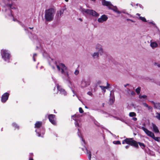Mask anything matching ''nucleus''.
Listing matches in <instances>:
<instances>
[{"mask_svg": "<svg viewBox=\"0 0 160 160\" xmlns=\"http://www.w3.org/2000/svg\"><path fill=\"white\" fill-rule=\"evenodd\" d=\"M147 96L146 95H140L139 96V98L140 99H147Z\"/></svg>", "mask_w": 160, "mask_h": 160, "instance_id": "27", "label": "nucleus"}, {"mask_svg": "<svg viewBox=\"0 0 160 160\" xmlns=\"http://www.w3.org/2000/svg\"><path fill=\"white\" fill-rule=\"evenodd\" d=\"M136 15H137V16H138L139 17H140V14H139V13H137L136 14Z\"/></svg>", "mask_w": 160, "mask_h": 160, "instance_id": "53", "label": "nucleus"}, {"mask_svg": "<svg viewBox=\"0 0 160 160\" xmlns=\"http://www.w3.org/2000/svg\"><path fill=\"white\" fill-rule=\"evenodd\" d=\"M65 1H66V2H68V0H64Z\"/></svg>", "mask_w": 160, "mask_h": 160, "instance_id": "57", "label": "nucleus"}, {"mask_svg": "<svg viewBox=\"0 0 160 160\" xmlns=\"http://www.w3.org/2000/svg\"><path fill=\"white\" fill-rule=\"evenodd\" d=\"M122 143L124 144L126 143L133 146L135 148H138V142L135 141L132 139V138H126L122 141Z\"/></svg>", "mask_w": 160, "mask_h": 160, "instance_id": "7", "label": "nucleus"}, {"mask_svg": "<svg viewBox=\"0 0 160 160\" xmlns=\"http://www.w3.org/2000/svg\"><path fill=\"white\" fill-rule=\"evenodd\" d=\"M138 143L139 146L142 149H143L145 148V146L144 143L139 142L138 143Z\"/></svg>", "mask_w": 160, "mask_h": 160, "instance_id": "28", "label": "nucleus"}, {"mask_svg": "<svg viewBox=\"0 0 160 160\" xmlns=\"http://www.w3.org/2000/svg\"><path fill=\"white\" fill-rule=\"evenodd\" d=\"M71 88V90H72V91L73 92V93H74V95H73V96H74V95H75V92H74V90H73V89H72Z\"/></svg>", "mask_w": 160, "mask_h": 160, "instance_id": "48", "label": "nucleus"}, {"mask_svg": "<svg viewBox=\"0 0 160 160\" xmlns=\"http://www.w3.org/2000/svg\"><path fill=\"white\" fill-rule=\"evenodd\" d=\"M102 5L107 6L110 9H112L114 12H117L118 14L121 13V12L119 11L116 6H113L110 2L107 1L105 0L102 1Z\"/></svg>", "mask_w": 160, "mask_h": 160, "instance_id": "4", "label": "nucleus"}, {"mask_svg": "<svg viewBox=\"0 0 160 160\" xmlns=\"http://www.w3.org/2000/svg\"><path fill=\"white\" fill-rule=\"evenodd\" d=\"M79 111L80 113H82L83 112V111L81 108H79Z\"/></svg>", "mask_w": 160, "mask_h": 160, "instance_id": "40", "label": "nucleus"}, {"mask_svg": "<svg viewBox=\"0 0 160 160\" xmlns=\"http://www.w3.org/2000/svg\"><path fill=\"white\" fill-rule=\"evenodd\" d=\"M154 65H155L157 66L158 67H160V63H155Z\"/></svg>", "mask_w": 160, "mask_h": 160, "instance_id": "41", "label": "nucleus"}, {"mask_svg": "<svg viewBox=\"0 0 160 160\" xmlns=\"http://www.w3.org/2000/svg\"><path fill=\"white\" fill-rule=\"evenodd\" d=\"M29 28H30V29H33V27H32V28L29 27Z\"/></svg>", "mask_w": 160, "mask_h": 160, "instance_id": "54", "label": "nucleus"}, {"mask_svg": "<svg viewBox=\"0 0 160 160\" xmlns=\"http://www.w3.org/2000/svg\"><path fill=\"white\" fill-rule=\"evenodd\" d=\"M113 144H121V143L119 141H115L113 142Z\"/></svg>", "mask_w": 160, "mask_h": 160, "instance_id": "34", "label": "nucleus"}, {"mask_svg": "<svg viewBox=\"0 0 160 160\" xmlns=\"http://www.w3.org/2000/svg\"><path fill=\"white\" fill-rule=\"evenodd\" d=\"M129 145H127L126 146L125 148L126 149H128L129 148Z\"/></svg>", "mask_w": 160, "mask_h": 160, "instance_id": "51", "label": "nucleus"}, {"mask_svg": "<svg viewBox=\"0 0 160 160\" xmlns=\"http://www.w3.org/2000/svg\"><path fill=\"white\" fill-rule=\"evenodd\" d=\"M32 155L33 154L32 153H30V158L29 160H33L32 157Z\"/></svg>", "mask_w": 160, "mask_h": 160, "instance_id": "39", "label": "nucleus"}, {"mask_svg": "<svg viewBox=\"0 0 160 160\" xmlns=\"http://www.w3.org/2000/svg\"><path fill=\"white\" fill-rule=\"evenodd\" d=\"M79 20L81 21H82V20L81 18H79Z\"/></svg>", "mask_w": 160, "mask_h": 160, "instance_id": "56", "label": "nucleus"}, {"mask_svg": "<svg viewBox=\"0 0 160 160\" xmlns=\"http://www.w3.org/2000/svg\"><path fill=\"white\" fill-rule=\"evenodd\" d=\"M152 125L154 132L156 133L159 132V130L157 126L153 123H152Z\"/></svg>", "mask_w": 160, "mask_h": 160, "instance_id": "19", "label": "nucleus"}, {"mask_svg": "<svg viewBox=\"0 0 160 160\" xmlns=\"http://www.w3.org/2000/svg\"><path fill=\"white\" fill-rule=\"evenodd\" d=\"M127 21H131V22H135L134 21H133V20H131V19H127Z\"/></svg>", "mask_w": 160, "mask_h": 160, "instance_id": "47", "label": "nucleus"}, {"mask_svg": "<svg viewBox=\"0 0 160 160\" xmlns=\"http://www.w3.org/2000/svg\"><path fill=\"white\" fill-rule=\"evenodd\" d=\"M36 56H37L36 54L34 53L33 54V60L34 61V62L36 61L35 58Z\"/></svg>", "mask_w": 160, "mask_h": 160, "instance_id": "37", "label": "nucleus"}, {"mask_svg": "<svg viewBox=\"0 0 160 160\" xmlns=\"http://www.w3.org/2000/svg\"><path fill=\"white\" fill-rule=\"evenodd\" d=\"M142 129L145 133L148 136L152 138L155 140L158 141H160V137H155L154 134L153 132L149 131L147 128L144 127H142L141 128Z\"/></svg>", "mask_w": 160, "mask_h": 160, "instance_id": "5", "label": "nucleus"}, {"mask_svg": "<svg viewBox=\"0 0 160 160\" xmlns=\"http://www.w3.org/2000/svg\"><path fill=\"white\" fill-rule=\"evenodd\" d=\"M140 90L141 88L140 87H138L136 89V92L138 94L140 93Z\"/></svg>", "mask_w": 160, "mask_h": 160, "instance_id": "33", "label": "nucleus"}, {"mask_svg": "<svg viewBox=\"0 0 160 160\" xmlns=\"http://www.w3.org/2000/svg\"><path fill=\"white\" fill-rule=\"evenodd\" d=\"M107 86H106V88H107V89H108L109 88V86H110V84H108V82L107 83Z\"/></svg>", "mask_w": 160, "mask_h": 160, "instance_id": "45", "label": "nucleus"}, {"mask_svg": "<svg viewBox=\"0 0 160 160\" xmlns=\"http://www.w3.org/2000/svg\"><path fill=\"white\" fill-rule=\"evenodd\" d=\"M118 119L119 120H120L122 122H124V119L122 118H118Z\"/></svg>", "mask_w": 160, "mask_h": 160, "instance_id": "43", "label": "nucleus"}, {"mask_svg": "<svg viewBox=\"0 0 160 160\" xmlns=\"http://www.w3.org/2000/svg\"><path fill=\"white\" fill-rule=\"evenodd\" d=\"M155 117L158 119L160 120V114H159L157 112L156 113Z\"/></svg>", "mask_w": 160, "mask_h": 160, "instance_id": "32", "label": "nucleus"}, {"mask_svg": "<svg viewBox=\"0 0 160 160\" xmlns=\"http://www.w3.org/2000/svg\"><path fill=\"white\" fill-rule=\"evenodd\" d=\"M30 34L31 35V36L30 35H29V36L30 37V38L32 40L33 39H35L37 38V36L35 35H32V33H31Z\"/></svg>", "mask_w": 160, "mask_h": 160, "instance_id": "25", "label": "nucleus"}, {"mask_svg": "<svg viewBox=\"0 0 160 160\" xmlns=\"http://www.w3.org/2000/svg\"><path fill=\"white\" fill-rule=\"evenodd\" d=\"M99 52H94L92 55V56L94 58H98L99 55Z\"/></svg>", "mask_w": 160, "mask_h": 160, "instance_id": "20", "label": "nucleus"}, {"mask_svg": "<svg viewBox=\"0 0 160 160\" xmlns=\"http://www.w3.org/2000/svg\"><path fill=\"white\" fill-rule=\"evenodd\" d=\"M69 87L71 88L70 86L69 85Z\"/></svg>", "mask_w": 160, "mask_h": 160, "instance_id": "60", "label": "nucleus"}, {"mask_svg": "<svg viewBox=\"0 0 160 160\" xmlns=\"http://www.w3.org/2000/svg\"><path fill=\"white\" fill-rule=\"evenodd\" d=\"M41 129L42 130V134L43 135L44 134V132H45V130H44V129L42 128H41Z\"/></svg>", "mask_w": 160, "mask_h": 160, "instance_id": "42", "label": "nucleus"}, {"mask_svg": "<svg viewBox=\"0 0 160 160\" xmlns=\"http://www.w3.org/2000/svg\"><path fill=\"white\" fill-rule=\"evenodd\" d=\"M129 116L130 117H134L132 118V120L133 121H136L137 120V118L135 117L136 116V114L135 112H130L129 113Z\"/></svg>", "mask_w": 160, "mask_h": 160, "instance_id": "17", "label": "nucleus"}, {"mask_svg": "<svg viewBox=\"0 0 160 160\" xmlns=\"http://www.w3.org/2000/svg\"><path fill=\"white\" fill-rule=\"evenodd\" d=\"M83 151H84L87 154V155H88V158L89 160H90L91 158V152L88 151L87 148H86L85 149V150H84L83 149H82Z\"/></svg>", "mask_w": 160, "mask_h": 160, "instance_id": "18", "label": "nucleus"}, {"mask_svg": "<svg viewBox=\"0 0 160 160\" xmlns=\"http://www.w3.org/2000/svg\"><path fill=\"white\" fill-rule=\"evenodd\" d=\"M8 11H9L10 12V14L9 15V16H10L12 17V13L11 11L10 10H9Z\"/></svg>", "mask_w": 160, "mask_h": 160, "instance_id": "44", "label": "nucleus"}, {"mask_svg": "<svg viewBox=\"0 0 160 160\" xmlns=\"http://www.w3.org/2000/svg\"><path fill=\"white\" fill-rule=\"evenodd\" d=\"M8 6L11 9H15V7L12 4H9L8 5Z\"/></svg>", "mask_w": 160, "mask_h": 160, "instance_id": "35", "label": "nucleus"}, {"mask_svg": "<svg viewBox=\"0 0 160 160\" xmlns=\"http://www.w3.org/2000/svg\"><path fill=\"white\" fill-rule=\"evenodd\" d=\"M28 30V29H26V28H25V30L26 31L27 30Z\"/></svg>", "mask_w": 160, "mask_h": 160, "instance_id": "58", "label": "nucleus"}, {"mask_svg": "<svg viewBox=\"0 0 160 160\" xmlns=\"http://www.w3.org/2000/svg\"><path fill=\"white\" fill-rule=\"evenodd\" d=\"M55 12V9L53 8L46 10L45 11L44 19L48 22L52 21L54 19Z\"/></svg>", "mask_w": 160, "mask_h": 160, "instance_id": "2", "label": "nucleus"}, {"mask_svg": "<svg viewBox=\"0 0 160 160\" xmlns=\"http://www.w3.org/2000/svg\"><path fill=\"white\" fill-rule=\"evenodd\" d=\"M129 85L128 84H126V85H124V86L125 87H126L127 86Z\"/></svg>", "mask_w": 160, "mask_h": 160, "instance_id": "55", "label": "nucleus"}, {"mask_svg": "<svg viewBox=\"0 0 160 160\" xmlns=\"http://www.w3.org/2000/svg\"><path fill=\"white\" fill-rule=\"evenodd\" d=\"M12 126L14 127L15 128L17 129H18L19 128V127L15 123H13L12 124Z\"/></svg>", "mask_w": 160, "mask_h": 160, "instance_id": "30", "label": "nucleus"}, {"mask_svg": "<svg viewBox=\"0 0 160 160\" xmlns=\"http://www.w3.org/2000/svg\"><path fill=\"white\" fill-rule=\"evenodd\" d=\"M9 96V94L8 93L6 92L4 93L2 96L1 101L2 102H5L8 99Z\"/></svg>", "mask_w": 160, "mask_h": 160, "instance_id": "13", "label": "nucleus"}, {"mask_svg": "<svg viewBox=\"0 0 160 160\" xmlns=\"http://www.w3.org/2000/svg\"><path fill=\"white\" fill-rule=\"evenodd\" d=\"M110 100L111 101V100L112 101V102H113V100H114V96L113 95V93L112 92H111L110 94Z\"/></svg>", "mask_w": 160, "mask_h": 160, "instance_id": "26", "label": "nucleus"}, {"mask_svg": "<svg viewBox=\"0 0 160 160\" xmlns=\"http://www.w3.org/2000/svg\"><path fill=\"white\" fill-rule=\"evenodd\" d=\"M100 87L102 89V90L104 92H106V89H107V88L106 87L100 86Z\"/></svg>", "mask_w": 160, "mask_h": 160, "instance_id": "31", "label": "nucleus"}, {"mask_svg": "<svg viewBox=\"0 0 160 160\" xmlns=\"http://www.w3.org/2000/svg\"><path fill=\"white\" fill-rule=\"evenodd\" d=\"M108 18L106 15H103L98 19V21L100 23H102L106 21Z\"/></svg>", "mask_w": 160, "mask_h": 160, "instance_id": "14", "label": "nucleus"}, {"mask_svg": "<svg viewBox=\"0 0 160 160\" xmlns=\"http://www.w3.org/2000/svg\"><path fill=\"white\" fill-rule=\"evenodd\" d=\"M126 14H127L128 15L129 17H132V16L131 15H130L128 13H127Z\"/></svg>", "mask_w": 160, "mask_h": 160, "instance_id": "50", "label": "nucleus"}, {"mask_svg": "<svg viewBox=\"0 0 160 160\" xmlns=\"http://www.w3.org/2000/svg\"><path fill=\"white\" fill-rule=\"evenodd\" d=\"M91 80L89 79H83L82 80L80 86L82 88H85L88 86L90 84Z\"/></svg>", "mask_w": 160, "mask_h": 160, "instance_id": "8", "label": "nucleus"}, {"mask_svg": "<svg viewBox=\"0 0 160 160\" xmlns=\"http://www.w3.org/2000/svg\"><path fill=\"white\" fill-rule=\"evenodd\" d=\"M79 10L84 14H87L96 17H98L99 15L98 13L93 10L86 9L80 7Z\"/></svg>", "mask_w": 160, "mask_h": 160, "instance_id": "3", "label": "nucleus"}, {"mask_svg": "<svg viewBox=\"0 0 160 160\" xmlns=\"http://www.w3.org/2000/svg\"><path fill=\"white\" fill-rule=\"evenodd\" d=\"M87 94L89 95V96H90L91 97L92 96H93V94L92 93L90 92V91H89V92H87Z\"/></svg>", "mask_w": 160, "mask_h": 160, "instance_id": "38", "label": "nucleus"}, {"mask_svg": "<svg viewBox=\"0 0 160 160\" xmlns=\"http://www.w3.org/2000/svg\"><path fill=\"white\" fill-rule=\"evenodd\" d=\"M42 125V122H37L35 124V128H37L35 130V132L37 133V135L38 137H42L43 136L42 135L41 132H40L39 128Z\"/></svg>", "mask_w": 160, "mask_h": 160, "instance_id": "9", "label": "nucleus"}, {"mask_svg": "<svg viewBox=\"0 0 160 160\" xmlns=\"http://www.w3.org/2000/svg\"><path fill=\"white\" fill-rule=\"evenodd\" d=\"M121 12H121H123V13H125V14H126V13H125V12L124 11H121V12Z\"/></svg>", "mask_w": 160, "mask_h": 160, "instance_id": "52", "label": "nucleus"}, {"mask_svg": "<svg viewBox=\"0 0 160 160\" xmlns=\"http://www.w3.org/2000/svg\"><path fill=\"white\" fill-rule=\"evenodd\" d=\"M48 118L50 122L53 125H55L56 124V118L55 115L50 114L48 115Z\"/></svg>", "mask_w": 160, "mask_h": 160, "instance_id": "12", "label": "nucleus"}, {"mask_svg": "<svg viewBox=\"0 0 160 160\" xmlns=\"http://www.w3.org/2000/svg\"><path fill=\"white\" fill-rule=\"evenodd\" d=\"M74 73L75 75H77L79 73V71L78 70L76 69L75 70Z\"/></svg>", "mask_w": 160, "mask_h": 160, "instance_id": "36", "label": "nucleus"}, {"mask_svg": "<svg viewBox=\"0 0 160 160\" xmlns=\"http://www.w3.org/2000/svg\"><path fill=\"white\" fill-rule=\"evenodd\" d=\"M50 64L52 68L54 69H57L62 74L64 75L67 78L68 82L71 84V82L69 80V76L68 71L67 68L63 63L58 61L52 60Z\"/></svg>", "mask_w": 160, "mask_h": 160, "instance_id": "1", "label": "nucleus"}, {"mask_svg": "<svg viewBox=\"0 0 160 160\" xmlns=\"http://www.w3.org/2000/svg\"><path fill=\"white\" fill-rule=\"evenodd\" d=\"M151 102L153 104V105H154V106L155 105V104H156V103H155V102H154L153 101H151Z\"/></svg>", "mask_w": 160, "mask_h": 160, "instance_id": "49", "label": "nucleus"}, {"mask_svg": "<svg viewBox=\"0 0 160 160\" xmlns=\"http://www.w3.org/2000/svg\"><path fill=\"white\" fill-rule=\"evenodd\" d=\"M1 55L2 58L5 61L9 62L11 57L10 54L9 52L6 49H2L1 50Z\"/></svg>", "mask_w": 160, "mask_h": 160, "instance_id": "6", "label": "nucleus"}, {"mask_svg": "<svg viewBox=\"0 0 160 160\" xmlns=\"http://www.w3.org/2000/svg\"><path fill=\"white\" fill-rule=\"evenodd\" d=\"M55 89V88H54V90Z\"/></svg>", "mask_w": 160, "mask_h": 160, "instance_id": "59", "label": "nucleus"}, {"mask_svg": "<svg viewBox=\"0 0 160 160\" xmlns=\"http://www.w3.org/2000/svg\"><path fill=\"white\" fill-rule=\"evenodd\" d=\"M142 105L144 107L148 108V110H150L152 109V108L150 106H148L146 103L143 102L142 103Z\"/></svg>", "mask_w": 160, "mask_h": 160, "instance_id": "23", "label": "nucleus"}, {"mask_svg": "<svg viewBox=\"0 0 160 160\" xmlns=\"http://www.w3.org/2000/svg\"><path fill=\"white\" fill-rule=\"evenodd\" d=\"M154 107L160 110V103L158 102L156 103Z\"/></svg>", "mask_w": 160, "mask_h": 160, "instance_id": "24", "label": "nucleus"}, {"mask_svg": "<svg viewBox=\"0 0 160 160\" xmlns=\"http://www.w3.org/2000/svg\"><path fill=\"white\" fill-rule=\"evenodd\" d=\"M80 117V115L79 114H75L72 116V118L75 122V124L76 127H80V125L78 123V121H79L78 118Z\"/></svg>", "mask_w": 160, "mask_h": 160, "instance_id": "11", "label": "nucleus"}, {"mask_svg": "<svg viewBox=\"0 0 160 160\" xmlns=\"http://www.w3.org/2000/svg\"><path fill=\"white\" fill-rule=\"evenodd\" d=\"M139 18L140 20H142V21L143 22H147V21L146 19V18L144 17H139Z\"/></svg>", "mask_w": 160, "mask_h": 160, "instance_id": "29", "label": "nucleus"}, {"mask_svg": "<svg viewBox=\"0 0 160 160\" xmlns=\"http://www.w3.org/2000/svg\"><path fill=\"white\" fill-rule=\"evenodd\" d=\"M78 135L81 138V139L83 143L84 144H85V141H84L83 139V138H82V134L81 133V132L79 130V129H78Z\"/></svg>", "mask_w": 160, "mask_h": 160, "instance_id": "22", "label": "nucleus"}, {"mask_svg": "<svg viewBox=\"0 0 160 160\" xmlns=\"http://www.w3.org/2000/svg\"><path fill=\"white\" fill-rule=\"evenodd\" d=\"M150 45L153 48L157 47L158 46V44L155 42H151Z\"/></svg>", "mask_w": 160, "mask_h": 160, "instance_id": "21", "label": "nucleus"}, {"mask_svg": "<svg viewBox=\"0 0 160 160\" xmlns=\"http://www.w3.org/2000/svg\"><path fill=\"white\" fill-rule=\"evenodd\" d=\"M57 88L58 90L60 91V93L62 94L64 96H65L67 95V92L65 91V90L62 89V87L58 85H57Z\"/></svg>", "mask_w": 160, "mask_h": 160, "instance_id": "15", "label": "nucleus"}, {"mask_svg": "<svg viewBox=\"0 0 160 160\" xmlns=\"http://www.w3.org/2000/svg\"><path fill=\"white\" fill-rule=\"evenodd\" d=\"M135 93L134 91H132L131 93V94L132 95H134L135 94Z\"/></svg>", "mask_w": 160, "mask_h": 160, "instance_id": "46", "label": "nucleus"}, {"mask_svg": "<svg viewBox=\"0 0 160 160\" xmlns=\"http://www.w3.org/2000/svg\"><path fill=\"white\" fill-rule=\"evenodd\" d=\"M65 9L64 8H62L57 12L56 16L58 18H60L61 17L62 15L64 12Z\"/></svg>", "mask_w": 160, "mask_h": 160, "instance_id": "16", "label": "nucleus"}, {"mask_svg": "<svg viewBox=\"0 0 160 160\" xmlns=\"http://www.w3.org/2000/svg\"><path fill=\"white\" fill-rule=\"evenodd\" d=\"M95 49L99 53L100 55H102L104 53V50L102 46L99 44H97L95 46Z\"/></svg>", "mask_w": 160, "mask_h": 160, "instance_id": "10", "label": "nucleus"}]
</instances>
